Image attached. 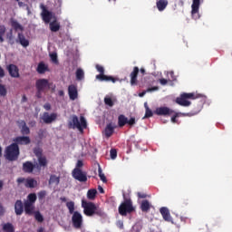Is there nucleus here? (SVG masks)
<instances>
[{"instance_id": "nucleus-1", "label": "nucleus", "mask_w": 232, "mask_h": 232, "mask_svg": "<svg viewBox=\"0 0 232 232\" xmlns=\"http://www.w3.org/2000/svg\"><path fill=\"white\" fill-rule=\"evenodd\" d=\"M82 208H83V213L86 217H93V215H97V217H104V211H102L99 207L95 205V203L91 201L82 200Z\"/></svg>"}, {"instance_id": "nucleus-2", "label": "nucleus", "mask_w": 232, "mask_h": 232, "mask_svg": "<svg viewBox=\"0 0 232 232\" xmlns=\"http://www.w3.org/2000/svg\"><path fill=\"white\" fill-rule=\"evenodd\" d=\"M71 121H68V128L69 130H78L81 133H83L84 130L88 128V122L86 121V118L84 116L79 117L77 115L73 114L71 116Z\"/></svg>"}, {"instance_id": "nucleus-3", "label": "nucleus", "mask_w": 232, "mask_h": 232, "mask_svg": "<svg viewBox=\"0 0 232 232\" xmlns=\"http://www.w3.org/2000/svg\"><path fill=\"white\" fill-rule=\"evenodd\" d=\"M20 153L19 146H17V144L12 143L5 148V157L6 160L14 162L19 159Z\"/></svg>"}, {"instance_id": "nucleus-4", "label": "nucleus", "mask_w": 232, "mask_h": 232, "mask_svg": "<svg viewBox=\"0 0 232 232\" xmlns=\"http://www.w3.org/2000/svg\"><path fill=\"white\" fill-rule=\"evenodd\" d=\"M119 214L121 217H126L127 215H130L135 211V207H133V201L130 198H125L123 202L118 208Z\"/></svg>"}, {"instance_id": "nucleus-5", "label": "nucleus", "mask_w": 232, "mask_h": 232, "mask_svg": "<svg viewBox=\"0 0 232 232\" xmlns=\"http://www.w3.org/2000/svg\"><path fill=\"white\" fill-rule=\"evenodd\" d=\"M189 99L192 101H195L197 99V96H195L194 92H183L180 94L179 97L176 99L177 104L179 106H183L185 108H188V106H191V102H189Z\"/></svg>"}, {"instance_id": "nucleus-6", "label": "nucleus", "mask_w": 232, "mask_h": 232, "mask_svg": "<svg viewBox=\"0 0 232 232\" xmlns=\"http://www.w3.org/2000/svg\"><path fill=\"white\" fill-rule=\"evenodd\" d=\"M175 114V111L171 110L169 107H158L154 111V115H158L160 117H169Z\"/></svg>"}, {"instance_id": "nucleus-7", "label": "nucleus", "mask_w": 232, "mask_h": 232, "mask_svg": "<svg viewBox=\"0 0 232 232\" xmlns=\"http://www.w3.org/2000/svg\"><path fill=\"white\" fill-rule=\"evenodd\" d=\"M72 227L74 229H81L82 227V215L79 211H75L72 217Z\"/></svg>"}, {"instance_id": "nucleus-8", "label": "nucleus", "mask_w": 232, "mask_h": 232, "mask_svg": "<svg viewBox=\"0 0 232 232\" xmlns=\"http://www.w3.org/2000/svg\"><path fill=\"white\" fill-rule=\"evenodd\" d=\"M135 118H130L128 120L127 117L124 116V114H121L118 117V126L119 128H124L126 124H129V126H135L136 124Z\"/></svg>"}, {"instance_id": "nucleus-9", "label": "nucleus", "mask_w": 232, "mask_h": 232, "mask_svg": "<svg viewBox=\"0 0 232 232\" xmlns=\"http://www.w3.org/2000/svg\"><path fill=\"white\" fill-rule=\"evenodd\" d=\"M40 8L42 10V13H41L42 19L44 23H46V24H48V23L52 21V18L53 17V14L48 11V9L46 8V5H44V4L40 5Z\"/></svg>"}, {"instance_id": "nucleus-10", "label": "nucleus", "mask_w": 232, "mask_h": 232, "mask_svg": "<svg viewBox=\"0 0 232 232\" xmlns=\"http://www.w3.org/2000/svg\"><path fill=\"white\" fill-rule=\"evenodd\" d=\"M72 177L75 180L79 182H86L88 180V177L86 176V172H83L81 169L75 168L72 170Z\"/></svg>"}, {"instance_id": "nucleus-11", "label": "nucleus", "mask_w": 232, "mask_h": 232, "mask_svg": "<svg viewBox=\"0 0 232 232\" xmlns=\"http://www.w3.org/2000/svg\"><path fill=\"white\" fill-rule=\"evenodd\" d=\"M14 144H16V146H28V144H31L32 140L29 136H17L14 140Z\"/></svg>"}, {"instance_id": "nucleus-12", "label": "nucleus", "mask_w": 232, "mask_h": 232, "mask_svg": "<svg viewBox=\"0 0 232 232\" xmlns=\"http://www.w3.org/2000/svg\"><path fill=\"white\" fill-rule=\"evenodd\" d=\"M42 121L44 124H52V122H55V121H57V113L53 112L49 114V112H44Z\"/></svg>"}, {"instance_id": "nucleus-13", "label": "nucleus", "mask_w": 232, "mask_h": 232, "mask_svg": "<svg viewBox=\"0 0 232 232\" xmlns=\"http://www.w3.org/2000/svg\"><path fill=\"white\" fill-rule=\"evenodd\" d=\"M35 87L40 92H46L50 88V85L47 79H38L35 82Z\"/></svg>"}, {"instance_id": "nucleus-14", "label": "nucleus", "mask_w": 232, "mask_h": 232, "mask_svg": "<svg viewBox=\"0 0 232 232\" xmlns=\"http://www.w3.org/2000/svg\"><path fill=\"white\" fill-rule=\"evenodd\" d=\"M191 8L193 19H200V15L198 14V10L200 8V0H193Z\"/></svg>"}, {"instance_id": "nucleus-15", "label": "nucleus", "mask_w": 232, "mask_h": 232, "mask_svg": "<svg viewBox=\"0 0 232 232\" xmlns=\"http://www.w3.org/2000/svg\"><path fill=\"white\" fill-rule=\"evenodd\" d=\"M6 70L8 71L9 75L14 79H18V77H20L19 67H17V65L11 63L7 65Z\"/></svg>"}, {"instance_id": "nucleus-16", "label": "nucleus", "mask_w": 232, "mask_h": 232, "mask_svg": "<svg viewBox=\"0 0 232 232\" xmlns=\"http://www.w3.org/2000/svg\"><path fill=\"white\" fill-rule=\"evenodd\" d=\"M68 94L71 101H75L79 97V92L77 91V85L71 84L68 86Z\"/></svg>"}, {"instance_id": "nucleus-17", "label": "nucleus", "mask_w": 232, "mask_h": 232, "mask_svg": "<svg viewBox=\"0 0 232 232\" xmlns=\"http://www.w3.org/2000/svg\"><path fill=\"white\" fill-rule=\"evenodd\" d=\"M24 210L25 215L32 217L35 212V205L28 202H24Z\"/></svg>"}, {"instance_id": "nucleus-18", "label": "nucleus", "mask_w": 232, "mask_h": 232, "mask_svg": "<svg viewBox=\"0 0 232 232\" xmlns=\"http://www.w3.org/2000/svg\"><path fill=\"white\" fill-rule=\"evenodd\" d=\"M24 212V204H23V201L21 199H17L14 203V213L17 216L23 215Z\"/></svg>"}, {"instance_id": "nucleus-19", "label": "nucleus", "mask_w": 232, "mask_h": 232, "mask_svg": "<svg viewBox=\"0 0 232 232\" xmlns=\"http://www.w3.org/2000/svg\"><path fill=\"white\" fill-rule=\"evenodd\" d=\"M160 213L166 222H173V218H171V214H169V209H168V208L162 207L160 209Z\"/></svg>"}, {"instance_id": "nucleus-20", "label": "nucleus", "mask_w": 232, "mask_h": 232, "mask_svg": "<svg viewBox=\"0 0 232 232\" xmlns=\"http://www.w3.org/2000/svg\"><path fill=\"white\" fill-rule=\"evenodd\" d=\"M96 79L101 82H117V79H115L113 76H108L104 73L96 75Z\"/></svg>"}, {"instance_id": "nucleus-21", "label": "nucleus", "mask_w": 232, "mask_h": 232, "mask_svg": "<svg viewBox=\"0 0 232 232\" xmlns=\"http://www.w3.org/2000/svg\"><path fill=\"white\" fill-rule=\"evenodd\" d=\"M35 169V165L32 161H25L23 163V171L24 173H33Z\"/></svg>"}, {"instance_id": "nucleus-22", "label": "nucleus", "mask_w": 232, "mask_h": 232, "mask_svg": "<svg viewBox=\"0 0 232 232\" xmlns=\"http://www.w3.org/2000/svg\"><path fill=\"white\" fill-rule=\"evenodd\" d=\"M114 132H115V125H113V123L107 124L104 130L105 137L107 139H110V137H111V135H113Z\"/></svg>"}, {"instance_id": "nucleus-23", "label": "nucleus", "mask_w": 232, "mask_h": 232, "mask_svg": "<svg viewBox=\"0 0 232 232\" xmlns=\"http://www.w3.org/2000/svg\"><path fill=\"white\" fill-rule=\"evenodd\" d=\"M140 69L139 67H134L133 71L130 72V84L135 86L137 84V77L139 75Z\"/></svg>"}, {"instance_id": "nucleus-24", "label": "nucleus", "mask_w": 232, "mask_h": 232, "mask_svg": "<svg viewBox=\"0 0 232 232\" xmlns=\"http://www.w3.org/2000/svg\"><path fill=\"white\" fill-rule=\"evenodd\" d=\"M21 127H20V131L22 133L23 136L26 135H30V128L28 127V125H26V121H21Z\"/></svg>"}, {"instance_id": "nucleus-25", "label": "nucleus", "mask_w": 232, "mask_h": 232, "mask_svg": "<svg viewBox=\"0 0 232 232\" xmlns=\"http://www.w3.org/2000/svg\"><path fill=\"white\" fill-rule=\"evenodd\" d=\"M140 209L143 213H148V211L151 209V204L150 201L147 199L142 200L140 204Z\"/></svg>"}, {"instance_id": "nucleus-26", "label": "nucleus", "mask_w": 232, "mask_h": 232, "mask_svg": "<svg viewBox=\"0 0 232 232\" xmlns=\"http://www.w3.org/2000/svg\"><path fill=\"white\" fill-rule=\"evenodd\" d=\"M18 41L24 48H26V46L30 45V42L24 37V34L23 33H18Z\"/></svg>"}, {"instance_id": "nucleus-27", "label": "nucleus", "mask_w": 232, "mask_h": 232, "mask_svg": "<svg viewBox=\"0 0 232 232\" xmlns=\"http://www.w3.org/2000/svg\"><path fill=\"white\" fill-rule=\"evenodd\" d=\"M49 28L51 32H59L61 30V24L57 20H54L49 24Z\"/></svg>"}, {"instance_id": "nucleus-28", "label": "nucleus", "mask_w": 232, "mask_h": 232, "mask_svg": "<svg viewBox=\"0 0 232 232\" xmlns=\"http://www.w3.org/2000/svg\"><path fill=\"white\" fill-rule=\"evenodd\" d=\"M156 5L159 12H164L168 6V0H159Z\"/></svg>"}, {"instance_id": "nucleus-29", "label": "nucleus", "mask_w": 232, "mask_h": 232, "mask_svg": "<svg viewBox=\"0 0 232 232\" xmlns=\"http://www.w3.org/2000/svg\"><path fill=\"white\" fill-rule=\"evenodd\" d=\"M36 71L40 74L46 73V72H48V66H46L44 63L41 62L40 63H38Z\"/></svg>"}, {"instance_id": "nucleus-30", "label": "nucleus", "mask_w": 232, "mask_h": 232, "mask_svg": "<svg viewBox=\"0 0 232 232\" xmlns=\"http://www.w3.org/2000/svg\"><path fill=\"white\" fill-rule=\"evenodd\" d=\"M25 188H35V186H37V180L34 179H25V183H24Z\"/></svg>"}, {"instance_id": "nucleus-31", "label": "nucleus", "mask_w": 232, "mask_h": 232, "mask_svg": "<svg viewBox=\"0 0 232 232\" xmlns=\"http://www.w3.org/2000/svg\"><path fill=\"white\" fill-rule=\"evenodd\" d=\"M11 26L14 28V30H15V32L18 30L23 32L24 30V27H23V25H21V24L15 20L11 22Z\"/></svg>"}, {"instance_id": "nucleus-32", "label": "nucleus", "mask_w": 232, "mask_h": 232, "mask_svg": "<svg viewBox=\"0 0 232 232\" xmlns=\"http://www.w3.org/2000/svg\"><path fill=\"white\" fill-rule=\"evenodd\" d=\"M37 159H38V166H40V168H46V166H48V160H46L44 156H41Z\"/></svg>"}, {"instance_id": "nucleus-33", "label": "nucleus", "mask_w": 232, "mask_h": 232, "mask_svg": "<svg viewBox=\"0 0 232 232\" xmlns=\"http://www.w3.org/2000/svg\"><path fill=\"white\" fill-rule=\"evenodd\" d=\"M37 200V195L35 193H30L27 196V200H25L24 202H28L29 204H35Z\"/></svg>"}, {"instance_id": "nucleus-34", "label": "nucleus", "mask_w": 232, "mask_h": 232, "mask_svg": "<svg viewBox=\"0 0 232 232\" xmlns=\"http://www.w3.org/2000/svg\"><path fill=\"white\" fill-rule=\"evenodd\" d=\"M95 197H97V189H89L87 192V198H89V200H94Z\"/></svg>"}, {"instance_id": "nucleus-35", "label": "nucleus", "mask_w": 232, "mask_h": 232, "mask_svg": "<svg viewBox=\"0 0 232 232\" xmlns=\"http://www.w3.org/2000/svg\"><path fill=\"white\" fill-rule=\"evenodd\" d=\"M3 231L4 232H14L15 229L14 228V225H12V223H5L3 225Z\"/></svg>"}, {"instance_id": "nucleus-36", "label": "nucleus", "mask_w": 232, "mask_h": 232, "mask_svg": "<svg viewBox=\"0 0 232 232\" xmlns=\"http://www.w3.org/2000/svg\"><path fill=\"white\" fill-rule=\"evenodd\" d=\"M66 208L69 210L70 215H73L75 212V203L73 201H69L66 203Z\"/></svg>"}, {"instance_id": "nucleus-37", "label": "nucleus", "mask_w": 232, "mask_h": 232, "mask_svg": "<svg viewBox=\"0 0 232 232\" xmlns=\"http://www.w3.org/2000/svg\"><path fill=\"white\" fill-rule=\"evenodd\" d=\"M6 34V26L0 25V43H5V34Z\"/></svg>"}, {"instance_id": "nucleus-38", "label": "nucleus", "mask_w": 232, "mask_h": 232, "mask_svg": "<svg viewBox=\"0 0 232 232\" xmlns=\"http://www.w3.org/2000/svg\"><path fill=\"white\" fill-rule=\"evenodd\" d=\"M61 179L56 175H51L49 179V184H55L56 186L59 185Z\"/></svg>"}, {"instance_id": "nucleus-39", "label": "nucleus", "mask_w": 232, "mask_h": 232, "mask_svg": "<svg viewBox=\"0 0 232 232\" xmlns=\"http://www.w3.org/2000/svg\"><path fill=\"white\" fill-rule=\"evenodd\" d=\"M33 215H34V218L37 222H44V218L39 210L35 211Z\"/></svg>"}, {"instance_id": "nucleus-40", "label": "nucleus", "mask_w": 232, "mask_h": 232, "mask_svg": "<svg viewBox=\"0 0 232 232\" xmlns=\"http://www.w3.org/2000/svg\"><path fill=\"white\" fill-rule=\"evenodd\" d=\"M198 113H200V109H198L197 111H192L190 112L182 113V116L183 117H195V115H198Z\"/></svg>"}, {"instance_id": "nucleus-41", "label": "nucleus", "mask_w": 232, "mask_h": 232, "mask_svg": "<svg viewBox=\"0 0 232 232\" xmlns=\"http://www.w3.org/2000/svg\"><path fill=\"white\" fill-rule=\"evenodd\" d=\"M76 79L78 81H82V79H84V71H82V69H77Z\"/></svg>"}, {"instance_id": "nucleus-42", "label": "nucleus", "mask_w": 232, "mask_h": 232, "mask_svg": "<svg viewBox=\"0 0 232 232\" xmlns=\"http://www.w3.org/2000/svg\"><path fill=\"white\" fill-rule=\"evenodd\" d=\"M104 103L106 104V106H110V108L113 107V104H115L113 102V100L110 96H105Z\"/></svg>"}, {"instance_id": "nucleus-43", "label": "nucleus", "mask_w": 232, "mask_h": 232, "mask_svg": "<svg viewBox=\"0 0 232 232\" xmlns=\"http://www.w3.org/2000/svg\"><path fill=\"white\" fill-rule=\"evenodd\" d=\"M98 173L102 182L106 184V182H108V179H106V176L104 175V173H102V169H101V167L98 169Z\"/></svg>"}, {"instance_id": "nucleus-44", "label": "nucleus", "mask_w": 232, "mask_h": 232, "mask_svg": "<svg viewBox=\"0 0 232 232\" xmlns=\"http://www.w3.org/2000/svg\"><path fill=\"white\" fill-rule=\"evenodd\" d=\"M7 93L6 86L0 84V97H6Z\"/></svg>"}, {"instance_id": "nucleus-45", "label": "nucleus", "mask_w": 232, "mask_h": 232, "mask_svg": "<svg viewBox=\"0 0 232 232\" xmlns=\"http://www.w3.org/2000/svg\"><path fill=\"white\" fill-rule=\"evenodd\" d=\"M155 113V111H151V109L147 108V110H145V119H150V117H153V114Z\"/></svg>"}, {"instance_id": "nucleus-46", "label": "nucleus", "mask_w": 232, "mask_h": 232, "mask_svg": "<svg viewBox=\"0 0 232 232\" xmlns=\"http://www.w3.org/2000/svg\"><path fill=\"white\" fill-rule=\"evenodd\" d=\"M51 57V61L54 63V64H59V60L57 59V53H53L50 54Z\"/></svg>"}, {"instance_id": "nucleus-47", "label": "nucleus", "mask_w": 232, "mask_h": 232, "mask_svg": "<svg viewBox=\"0 0 232 232\" xmlns=\"http://www.w3.org/2000/svg\"><path fill=\"white\" fill-rule=\"evenodd\" d=\"M34 153L37 159H39V157H43V150L39 148L34 149Z\"/></svg>"}, {"instance_id": "nucleus-48", "label": "nucleus", "mask_w": 232, "mask_h": 232, "mask_svg": "<svg viewBox=\"0 0 232 232\" xmlns=\"http://www.w3.org/2000/svg\"><path fill=\"white\" fill-rule=\"evenodd\" d=\"M110 155L111 159H112V160H115V159H117V150L111 149L110 151Z\"/></svg>"}, {"instance_id": "nucleus-49", "label": "nucleus", "mask_w": 232, "mask_h": 232, "mask_svg": "<svg viewBox=\"0 0 232 232\" xmlns=\"http://www.w3.org/2000/svg\"><path fill=\"white\" fill-rule=\"evenodd\" d=\"M46 197V190H41L38 192L39 200H43Z\"/></svg>"}, {"instance_id": "nucleus-50", "label": "nucleus", "mask_w": 232, "mask_h": 232, "mask_svg": "<svg viewBox=\"0 0 232 232\" xmlns=\"http://www.w3.org/2000/svg\"><path fill=\"white\" fill-rule=\"evenodd\" d=\"M96 70H97V72H99L100 75H103V73H104V67H102L100 64H97L96 65Z\"/></svg>"}, {"instance_id": "nucleus-51", "label": "nucleus", "mask_w": 232, "mask_h": 232, "mask_svg": "<svg viewBox=\"0 0 232 232\" xmlns=\"http://www.w3.org/2000/svg\"><path fill=\"white\" fill-rule=\"evenodd\" d=\"M177 117H179V113L174 112V115L171 117V122H173V124H177L179 122L177 121Z\"/></svg>"}, {"instance_id": "nucleus-52", "label": "nucleus", "mask_w": 232, "mask_h": 232, "mask_svg": "<svg viewBox=\"0 0 232 232\" xmlns=\"http://www.w3.org/2000/svg\"><path fill=\"white\" fill-rule=\"evenodd\" d=\"M137 196L139 198H146L148 197V195L146 193L143 192H138Z\"/></svg>"}, {"instance_id": "nucleus-53", "label": "nucleus", "mask_w": 232, "mask_h": 232, "mask_svg": "<svg viewBox=\"0 0 232 232\" xmlns=\"http://www.w3.org/2000/svg\"><path fill=\"white\" fill-rule=\"evenodd\" d=\"M83 166H84V163L82 162V160H79L77 161L76 168H77L78 169H81V168H82Z\"/></svg>"}, {"instance_id": "nucleus-54", "label": "nucleus", "mask_w": 232, "mask_h": 232, "mask_svg": "<svg viewBox=\"0 0 232 232\" xmlns=\"http://www.w3.org/2000/svg\"><path fill=\"white\" fill-rule=\"evenodd\" d=\"M16 182H17V184H23V183L26 184V179H24V178H18L16 179Z\"/></svg>"}, {"instance_id": "nucleus-55", "label": "nucleus", "mask_w": 232, "mask_h": 232, "mask_svg": "<svg viewBox=\"0 0 232 232\" xmlns=\"http://www.w3.org/2000/svg\"><path fill=\"white\" fill-rule=\"evenodd\" d=\"M44 91L36 90V97L37 99H41L43 97Z\"/></svg>"}, {"instance_id": "nucleus-56", "label": "nucleus", "mask_w": 232, "mask_h": 232, "mask_svg": "<svg viewBox=\"0 0 232 232\" xmlns=\"http://www.w3.org/2000/svg\"><path fill=\"white\" fill-rule=\"evenodd\" d=\"M44 108L46 110V111H50V110H52V105L50 103H45Z\"/></svg>"}, {"instance_id": "nucleus-57", "label": "nucleus", "mask_w": 232, "mask_h": 232, "mask_svg": "<svg viewBox=\"0 0 232 232\" xmlns=\"http://www.w3.org/2000/svg\"><path fill=\"white\" fill-rule=\"evenodd\" d=\"M7 39L9 43H12V41H14V34H12V31L9 33V34H7Z\"/></svg>"}, {"instance_id": "nucleus-58", "label": "nucleus", "mask_w": 232, "mask_h": 232, "mask_svg": "<svg viewBox=\"0 0 232 232\" xmlns=\"http://www.w3.org/2000/svg\"><path fill=\"white\" fill-rule=\"evenodd\" d=\"M160 82L162 86H166V84H168V80L162 78V79H160Z\"/></svg>"}, {"instance_id": "nucleus-59", "label": "nucleus", "mask_w": 232, "mask_h": 232, "mask_svg": "<svg viewBox=\"0 0 232 232\" xmlns=\"http://www.w3.org/2000/svg\"><path fill=\"white\" fill-rule=\"evenodd\" d=\"M157 90H159V87L158 86H154L152 88L147 89V92H157Z\"/></svg>"}, {"instance_id": "nucleus-60", "label": "nucleus", "mask_w": 232, "mask_h": 232, "mask_svg": "<svg viewBox=\"0 0 232 232\" xmlns=\"http://www.w3.org/2000/svg\"><path fill=\"white\" fill-rule=\"evenodd\" d=\"M3 215H5V208L0 204V217H3Z\"/></svg>"}, {"instance_id": "nucleus-61", "label": "nucleus", "mask_w": 232, "mask_h": 232, "mask_svg": "<svg viewBox=\"0 0 232 232\" xmlns=\"http://www.w3.org/2000/svg\"><path fill=\"white\" fill-rule=\"evenodd\" d=\"M17 3H18V6H20V8L23 6H28V5L24 4V2H20V0L17 1Z\"/></svg>"}, {"instance_id": "nucleus-62", "label": "nucleus", "mask_w": 232, "mask_h": 232, "mask_svg": "<svg viewBox=\"0 0 232 232\" xmlns=\"http://www.w3.org/2000/svg\"><path fill=\"white\" fill-rule=\"evenodd\" d=\"M98 190L100 193H104V188L102 186L98 187Z\"/></svg>"}, {"instance_id": "nucleus-63", "label": "nucleus", "mask_w": 232, "mask_h": 232, "mask_svg": "<svg viewBox=\"0 0 232 232\" xmlns=\"http://www.w3.org/2000/svg\"><path fill=\"white\" fill-rule=\"evenodd\" d=\"M26 101H28V98H26V95H24L22 97V102H26Z\"/></svg>"}, {"instance_id": "nucleus-64", "label": "nucleus", "mask_w": 232, "mask_h": 232, "mask_svg": "<svg viewBox=\"0 0 232 232\" xmlns=\"http://www.w3.org/2000/svg\"><path fill=\"white\" fill-rule=\"evenodd\" d=\"M146 92H148V91H144V92H140V93L139 94V96H140V97H144V96L146 95Z\"/></svg>"}]
</instances>
